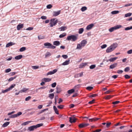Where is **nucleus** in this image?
<instances>
[{
	"label": "nucleus",
	"instance_id": "nucleus-1",
	"mask_svg": "<svg viewBox=\"0 0 132 132\" xmlns=\"http://www.w3.org/2000/svg\"><path fill=\"white\" fill-rule=\"evenodd\" d=\"M87 43V41L85 40H82L80 44H78L77 45V49H81L82 47H84L85 45Z\"/></svg>",
	"mask_w": 132,
	"mask_h": 132
},
{
	"label": "nucleus",
	"instance_id": "nucleus-2",
	"mask_svg": "<svg viewBox=\"0 0 132 132\" xmlns=\"http://www.w3.org/2000/svg\"><path fill=\"white\" fill-rule=\"evenodd\" d=\"M43 125V123L38 124L36 125H34L29 127L28 129L29 131H33L35 129H36L37 128L42 126Z\"/></svg>",
	"mask_w": 132,
	"mask_h": 132
},
{
	"label": "nucleus",
	"instance_id": "nucleus-3",
	"mask_svg": "<svg viewBox=\"0 0 132 132\" xmlns=\"http://www.w3.org/2000/svg\"><path fill=\"white\" fill-rule=\"evenodd\" d=\"M78 39L77 36L76 35H72L68 36L67 37V40H71L72 42H75L76 40Z\"/></svg>",
	"mask_w": 132,
	"mask_h": 132
},
{
	"label": "nucleus",
	"instance_id": "nucleus-4",
	"mask_svg": "<svg viewBox=\"0 0 132 132\" xmlns=\"http://www.w3.org/2000/svg\"><path fill=\"white\" fill-rule=\"evenodd\" d=\"M55 18L52 19L50 20V22L49 23L50 27H52L53 26H55L58 23V21L57 20H55Z\"/></svg>",
	"mask_w": 132,
	"mask_h": 132
},
{
	"label": "nucleus",
	"instance_id": "nucleus-5",
	"mask_svg": "<svg viewBox=\"0 0 132 132\" xmlns=\"http://www.w3.org/2000/svg\"><path fill=\"white\" fill-rule=\"evenodd\" d=\"M44 45L46 46V47L51 49H54L56 48V46L52 45L51 44L49 43H44Z\"/></svg>",
	"mask_w": 132,
	"mask_h": 132
},
{
	"label": "nucleus",
	"instance_id": "nucleus-6",
	"mask_svg": "<svg viewBox=\"0 0 132 132\" xmlns=\"http://www.w3.org/2000/svg\"><path fill=\"white\" fill-rule=\"evenodd\" d=\"M122 26L121 25H117L114 27H112L110 29H109V31L111 32H112L114 30L119 29L122 27Z\"/></svg>",
	"mask_w": 132,
	"mask_h": 132
},
{
	"label": "nucleus",
	"instance_id": "nucleus-7",
	"mask_svg": "<svg viewBox=\"0 0 132 132\" xmlns=\"http://www.w3.org/2000/svg\"><path fill=\"white\" fill-rule=\"evenodd\" d=\"M61 13V11L59 10L57 11H53V16H56L59 15Z\"/></svg>",
	"mask_w": 132,
	"mask_h": 132
},
{
	"label": "nucleus",
	"instance_id": "nucleus-8",
	"mask_svg": "<svg viewBox=\"0 0 132 132\" xmlns=\"http://www.w3.org/2000/svg\"><path fill=\"white\" fill-rule=\"evenodd\" d=\"M57 71V70L56 69H54L52 71H50L47 73V75H52L55 73Z\"/></svg>",
	"mask_w": 132,
	"mask_h": 132
},
{
	"label": "nucleus",
	"instance_id": "nucleus-9",
	"mask_svg": "<svg viewBox=\"0 0 132 132\" xmlns=\"http://www.w3.org/2000/svg\"><path fill=\"white\" fill-rule=\"evenodd\" d=\"M94 24L93 23L91 24L88 25L86 27V29L87 30H89L92 29L94 26Z\"/></svg>",
	"mask_w": 132,
	"mask_h": 132
},
{
	"label": "nucleus",
	"instance_id": "nucleus-10",
	"mask_svg": "<svg viewBox=\"0 0 132 132\" xmlns=\"http://www.w3.org/2000/svg\"><path fill=\"white\" fill-rule=\"evenodd\" d=\"M114 50L113 49L112 47L111 46L108 48L106 50V52L107 53H110L112 51Z\"/></svg>",
	"mask_w": 132,
	"mask_h": 132
},
{
	"label": "nucleus",
	"instance_id": "nucleus-11",
	"mask_svg": "<svg viewBox=\"0 0 132 132\" xmlns=\"http://www.w3.org/2000/svg\"><path fill=\"white\" fill-rule=\"evenodd\" d=\"M118 45V44L116 43H115L113 44L110 46L114 50L117 47Z\"/></svg>",
	"mask_w": 132,
	"mask_h": 132
},
{
	"label": "nucleus",
	"instance_id": "nucleus-12",
	"mask_svg": "<svg viewBox=\"0 0 132 132\" xmlns=\"http://www.w3.org/2000/svg\"><path fill=\"white\" fill-rule=\"evenodd\" d=\"M83 75V72L75 75L74 76L75 78H77L79 77H81Z\"/></svg>",
	"mask_w": 132,
	"mask_h": 132
},
{
	"label": "nucleus",
	"instance_id": "nucleus-13",
	"mask_svg": "<svg viewBox=\"0 0 132 132\" xmlns=\"http://www.w3.org/2000/svg\"><path fill=\"white\" fill-rule=\"evenodd\" d=\"M51 79L48 78H44L42 79V81H44L45 82H50L51 81Z\"/></svg>",
	"mask_w": 132,
	"mask_h": 132
},
{
	"label": "nucleus",
	"instance_id": "nucleus-14",
	"mask_svg": "<svg viewBox=\"0 0 132 132\" xmlns=\"http://www.w3.org/2000/svg\"><path fill=\"white\" fill-rule=\"evenodd\" d=\"M67 29V27L66 26H62L59 28V30L61 31H64Z\"/></svg>",
	"mask_w": 132,
	"mask_h": 132
},
{
	"label": "nucleus",
	"instance_id": "nucleus-15",
	"mask_svg": "<svg viewBox=\"0 0 132 132\" xmlns=\"http://www.w3.org/2000/svg\"><path fill=\"white\" fill-rule=\"evenodd\" d=\"M69 121L71 123L75 122L76 121V119L74 118L70 117Z\"/></svg>",
	"mask_w": 132,
	"mask_h": 132
},
{
	"label": "nucleus",
	"instance_id": "nucleus-16",
	"mask_svg": "<svg viewBox=\"0 0 132 132\" xmlns=\"http://www.w3.org/2000/svg\"><path fill=\"white\" fill-rule=\"evenodd\" d=\"M15 44V43L12 42H10L7 44L6 46V47H8L10 46H12V45H14Z\"/></svg>",
	"mask_w": 132,
	"mask_h": 132
},
{
	"label": "nucleus",
	"instance_id": "nucleus-17",
	"mask_svg": "<svg viewBox=\"0 0 132 132\" xmlns=\"http://www.w3.org/2000/svg\"><path fill=\"white\" fill-rule=\"evenodd\" d=\"M87 64L86 63H82L80 64L79 67L80 68H82L83 67H85L87 65Z\"/></svg>",
	"mask_w": 132,
	"mask_h": 132
},
{
	"label": "nucleus",
	"instance_id": "nucleus-18",
	"mask_svg": "<svg viewBox=\"0 0 132 132\" xmlns=\"http://www.w3.org/2000/svg\"><path fill=\"white\" fill-rule=\"evenodd\" d=\"M117 66V63H114L113 64L111 65L110 66V68L111 69H113L116 67Z\"/></svg>",
	"mask_w": 132,
	"mask_h": 132
},
{
	"label": "nucleus",
	"instance_id": "nucleus-19",
	"mask_svg": "<svg viewBox=\"0 0 132 132\" xmlns=\"http://www.w3.org/2000/svg\"><path fill=\"white\" fill-rule=\"evenodd\" d=\"M23 24H22L18 25L17 27V29L18 30H20L21 28H23Z\"/></svg>",
	"mask_w": 132,
	"mask_h": 132
},
{
	"label": "nucleus",
	"instance_id": "nucleus-20",
	"mask_svg": "<svg viewBox=\"0 0 132 132\" xmlns=\"http://www.w3.org/2000/svg\"><path fill=\"white\" fill-rule=\"evenodd\" d=\"M22 57L21 55H20L15 57V59L16 60H18L21 59Z\"/></svg>",
	"mask_w": 132,
	"mask_h": 132
},
{
	"label": "nucleus",
	"instance_id": "nucleus-21",
	"mask_svg": "<svg viewBox=\"0 0 132 132\" xmlns=\"http://www.w3.org/2000/svg\"><path fill=\"white\" fill-rule=\"evenodd\" d=\"M53 108L55 113L57 114H59V113L58 112V111L56 106H53Z\"/></svg>",
	"mask_w": 132,
	"mask_h": 132
},
{
	"label": "nucleus",
	"instance_id": "nucleus-22",
	"mask_svg": "<svg viewBox=\"0 0 132 132\" xmlns=\"http://www.w3.org/2000/svg\"><path fill=\"white\" fill-rule=\"evenodd\" d=\"M60 44V42L59 41H56L53 42V44L54 45L57 46L59 45Z\"/></svg>",
	"mask_w": 132,
	"mask_h": 132
},
{
	"label": "nucleus",
	"instance_id": "nucleus-23",
	"mask_svg": "<svg viewBox=\"0 0 132 132\" xmlns=\"http://www.w3.org/2000/svg\"><path fill=\"white\" fill-rule=\"evenodd\" d=\"M75 92V89H72L69 90L67 91V93L69 94H71Z\"/></svg>",
	"mask_w": 132,
	"mask_h": 132
},
{
	"label": "nucleus",
	"instance_id": "nucleus-24",
	"mask_svg": "<svg viewBox=\"0 0 132 132\" xmlns=\"http://www.w3.org/2000/svg\"><path fill=\"white\" fill-rule=\"evenodd\" d=\"M70 62V60H66L62 64V65H66L68 64Z\"/></svg>",
	"mask_w": 132,
	"mask_h": 132
},
{
	"label": "nucleus",
	"instance_id": "nucleus-25",
	"mask_svg": "<svg viewBox=\"0 0 132 132\" xmlns=\"http://www.w3.org/2000/svg\"><path fill=\"white\" fill-rule=\"evenodd\" d=\"M117 59L118 57H117L112 58L109 59V61L111 62H113L116 60Z\"/></svg>",
	"mask_w": 132,
	"mask_h": 132
},
{
	"label": "nucleus",
	"instance_id": "nucleus-26",
	"mask_svg": "<svg viewBox=\"0 0 132 132\" xmlns=\"http://www.w3.org/2000/svg\"><path fill=\"white\" fill-rule=\"evenodd\" d=\"M66 35V33L64 32L60 35L59 36V37L61 38H62L65 36Z\"/></svg>",
	"mask_w": 132,
	"mask_h": 132
},
{
	"label": "nucleus",
	"instance_id": "nucleus-27",
	"mask_svg": "<svg viewBox=\"0 0 132 132\" xmlns=\"http://www.w3.org/2000/svg\"><path fill=\"white\" fill-rule=\"evenodd\" d=\"M10 123V122H6L4 123L2 125V127H7Z\"/></svg>",
	"mask_w": 132,
	"mask_h": 132
},
{
	"label": "nucleus",
	"instance_id": "nucleus-28",
	"mask_svg": "<svg viewBox=\"0 0 132 132\" xmlns=\"http://www.w3.org/2000/svg\"><path fill=\"white\" fill-rule=\"evenodd\" d=\"M28 90V88H23L22 90H20V93H22V92H25Z\"/></svg>",
	"mask_w": 132,
	"mask_h": 132
},
{
	"label": "nucleus",
	"instance_id": "nucleus-29",
	"mask_svg": "<svg viewBox=\"0 0 132 132\" xmlns=\"http://www.w3.org/2000/svg\"><path fill=\"white\" fill-rule=\"evenodd\" d=\"M16 77H17V76H16L14 77H11L10 78H9L8 80L9 82L11 81H12L14 79H15Z\"/></svg>",
	"mask_w": 132,
	"mask_h": 132
},
{
	"label": "nucleus",
	"instance_id": "nucleus-30",
	"mask_svg": "<svg viewBox=\"0 0 132 132\" xmlns=\"http://www.w3.org/2000/svg\"><path fill=\"white\" fill-rule=\"evenodd\" d=\"M54 96V95L53 93H51L49 94V97L51 99L53 98Z\"/></svg>",
	"mask_w": 132,
	"mask_h": 132
},
{
	"label": "nucleus",
	"instance_id": "nucleus-31",
	"mask_svg": "<svg viewBox=\"0 0 132 132\" xmlns=\"http://www.w3.org/2000/svg\"><path fill=\"white\" fill-rule=\"evenodd\" d=\"M51 54L49 52H47L45 55V58H46L50 56L51 55Z\"/></svg>",
	"mask_w": 132,
	"mask_h": 132
},
{
	"label": "nucleus",
	"instance_id": "nucleus-32",
	"mask_svg": "<svg viewBox=\"0 0 132 132\" xmlns=\"http://www.w3.org/2000/svg\"><path fill=\"white\" fill-rule=\"evenodd\" d=\"M26 50V47H22L20 48L19 50L20 52H22L25 51Z\"/></svg>",
	"mask_w": 132,
	"mask_h": 132
},
{
	"label": "nucleus",
	"instance_id": "nucleus-33",
	"mask_svg": "<svg viewBox=\"0 0 132 132\" xmlns=\"http://www.w3.org/2000/svg\"><path fill=\"white\" fill-rule=\"evenodd\" d=\"M16 85L15 84H13L11 86L8 88L10 90H11L13 88L15 87Z\"/></svg>",
	"mask_w": 132,
	"mask_h": 132
},
{
	"label": "nucleus",
	"instance_id": "nucleus-34",
	"mask_svg": "<svg viewBox=\"0 0 132 132\" xmlns=\"http://www.w3.org/2000/svg\"><path fill=\"white\" fill-rule=\"evenodd\" d=\"M112 97L111 95H107L105 97V99L106 100H109Z\"/></svg>",
	"mask_w": 132,
	"mask_h": 132
},
{
	"label": "nucleus",
	"instance_id": "nucleus-35",
	"mask_svg": "<svg viewBox=\"0 0 132 132\" xmlns=\"http://www.w3.org/2000/svg\"><path fill=\"white\" fill-rule=\"evenodd\" d=\"M119 12L118 11H112L111 13L112 14H117L119 13Z\"/></svg>",
	"mask_w": 132,
	"mask_h": 132
},
{
	"label": "nucleus",
	"instance_id": "nucleus-36",
	"mask_svg": "<svg viewBox=\"0 0 132 132\" xmlns=\"http://www.w3.org/2000/svg\"><path fill=\"white\" fill-rule=\"evenodd\" d=\"M84 31V29L83 28H81L79 29L78 33L79 34H82Z\"/></svg>",
	"mask_w": 132,
	"mask_h": 132
},
{
	"label": "nucleus",
	"instance_id": "nucleus-37",
	"mask_svg": "<svg viewBox=\"0 0 132 132\" xmlns=\"http://www.w3.org/2000/svg\"><path fill=\"white\" fill-rule=\"evenodd\" d=\"M93 89V87L91 86H88L86 87V89L90 91Z\"/></svg>",
	"mask_w": 132,
	"mask_h": 132
},
{
	"label": "nucleus",
	"instance_id": "nucleus-38",
	"mask_svg": "<svg viewBox=\"0 0 132 132\" xmlns=\"http://www.w3.org/2000/svg\"><path fill=\"white\" fill-rule=\"evenodd\" d=\"M31 121H30L24 122L23 123L22 125H23L24 126L26 125H27Z\"/></svg>",
	"mask_w": 132,
	"mask_h": 132
},
{
	"label": "nucleus",
	"instance_id": "nucleus-39",
	"mask_svg": "<svg viewBox=\"0 0 132 132\" xmlns=\"http://www.w3.org/2000/svg\"><path fill=\"white\" fill-rule=\"evenodd\" d=\"M17 117L16 114H14L10 116L9 117L10 118H13L16 117Z\"/></svg>",
	"mask_w": 132,
	"mask_h": 132
},
{
	"label": "nucleus",
	"instance_id": "nucleus-40",
	"mask_svg": "<svg viewBox=\"0 0 132 132\" xmlns=\"http://www.w3.org/2000/svg\"><path fill=\"white\" fill-rule=\"evenodd\" d=\"M87 9V8L85 6H84L82 7L81 9V10L82 11H84L86 10Z\"/></svg>",
	"mask_w": 132,
	"mask_h": 132
},
{
	"label": "nucleus",
	"instance_id": "nucleus-41",
	"mask_svg": "<svg viewBox=\"0 0 132 132\" xmlns=\"http://www.w3.org/2000/svg\"><path fill=\"white\" fill-rule=\"evenodd\" d=\"M131 15V13H127L125 14V17H129Z\"/></svg>",
	"mask_w": 132,
	"mask_h": 132
},
{
	"label": "nucleus",
	"instance_id": "nucleus-42",
	"mask_svg": "<svg viewBox=\"0 0 132 132\" xmlns=\"http://www.w3.org/2000/svg\"><path fill=\"white\" fill-rule=\"evenodd\" d=\"M31 97L30 96H28L26 97L25 98V100L26 101H28L31 98Z\"/></svg>",
	"mask_w": 132,
	"mask_h": 132
},
{
	"label": "nucleus",
	"instance_id": "nucleus-43",
	"mask_svg": "<svg viewBox=\"0 0 132 132\" xmlns=\"http://www.w3.org/2000/svg\"><path fill=\"white\" fill-rule=\"evenodd\" d=\"M132 29V26L130 27H127L125 28V30H127Z\"/></svg>",
	"mask_w": 132,
	"mask_h": 132
},
{
	"label": "nucleus",
	"instance_id": "nucleus-44",
	"mask_svg": "<svg viewBox=\"0 0 132 132\" xmlns=\"http://www.w3.org/2000/svg\"><path fill=\"white\" fill-rule=\"evenodd\" d=\"M10 90H9V88H7V89H6L5 90H2V93H6V92H8Z\"/></svg>",
	"mask_w": 132,
	"mask_h": 132
},
{
	"label": "nucleus",
	"instance_id": "nucleus-45",
	"mask_svg": "<svg viewBox=\"0 0 132 132\" xmlns=\"http://www.w3.org/2000/svg\"><path fill=\"white\" fill-rule=\"evenodd\" d=\"M125 78L126 79H129L131 77L130 76L128 75H126L124 76Z\"/></svg>",
	"mask_w": 132,
	"mask_h": 132
},
{
	"label": "nucleus",
	"instance_id": "nucleus-46",
	"mask_svg": "<svg viewBox=\"0 0 132 132\" xmlns=\"http://www.w3.org/2000/svg\"><path fill=\"white\" fill-rule=\"evenodd\" d=\"M11 69H10V68L7 69L5 70V72L6 73H8V72H10V71H11Z\"/></svg>",
	"mask_w": 132,
	"mask_h": 132
},
{
	"label": "nucleus",
	"instance_id": "nucleus-47",
	"mask_svg": "<svg viewBox=\"0 0 132 132\" xmlns=\"http://www.w3.org/2000/svg\"><path fill=\"white\" fill-rule=\"evenodd\" d=\"M78 127L80 128H82L84 127V126L83 125V123H81L79 125Z\"/></svg>",
	"mask_w": 132,
	"mask_h": 132
},
{
	"label": "nucleus",
	"instance_id": "nucleus-48",
	"mask_svg": "<svg viewBox=\"0 0 132 132\" xmlns=\"http://www.w3.org/2000/svg\"><path fill=\"white\" fill-rule=\"evenodd\" d=\"M96 67V65H92L90 66L89 68L90 69H93L94 68Z\"/></svg>",
	"mask_w": 132,
	"mask_h": 132
},
{
	"label": "nucleus",
	"instance_id": "nucleus-49",
	"mask_svg": "<svg viewBox=\"0 0 132 132\" xmlns=\"http://www.w3.org/2000/svg\"><path fill=\"white\" fill-rule=\"evenodd\" d=\"M130 70V68L129 67H127L125 68L124 71L125 72H127L129 71Z\"/></svg>",
	"mask_w": 132,
	"mask_h": 132
},
{
	"label": "nucleus",
	"instance_id": "nucleus-50",
	"mask_svg": "<svg viewBox=\"0 0 132 132\" xmlns=\"http://www.w3.org/2000/svg\"><path fill=\"white\" fill-rule=\"evenodd\" d=\"M64 106V105H60L58 106H57V108H58L59 109H62L63 108Z\"/></svg>",
	"mask_w": 132,
	"mask_h": 132
},
{
	"label": "nucleus",
	"instance_id": "nucleus-51",
	"mask_svg": "<svg viewBox=\"0 0 132 132\" xmlns=\"http://www.w3.org/2000/svg\"><path fill=\"white\" fill-rule=\"evenodd\" d=\"M38 38L39 40L42 39H43L44 38V37L43 36H38Z\"/></svg>",
	"mask_w": 132,
	"mask_h": 132
},
{
	"label": "nucleus",
	"instance_id": "nucleus-52",
	"mask_svg": "<svg viewBox=\"0 0 132 132\" xmlns=\"http://www.w3.org/2000/svg\"><path fill=\"white\" fill-rule=\"evenodd\" d=\"M80 87V84L77 85H76L75 86V87H74V89H75L78 88H79Z\"/></svg>",
	"mask_w": 132,
	"mask_h": 132
},
{
	"label": "nucleus",
	"instance_id": "nucleus-53",
	"mask_svg": "<svg viewBox=\"0 0 132 132\" xmlns=\"http://www.w3.org/2000/svg\"><path fill=\"white\" fill-rule=\"evenodd\" d=\"M98 95L97 94H95L89 96L90 98H92V97H94Z\"/></svg>",
	"mask_w": 132,
	"mask_h": 132
},
{
	"label": "nucleus",
	"instance_id": "nucleus-54",
	"mask_svg": "<svg viewBox=\"0 0 132 132\" xmlns=\"http://www.w3.org/2000/svg\"><path fill=\"white\" fill-rule=\"evenodd\" d=\"M56 85V82H54L51 84V86L52 87H55Z\"/></svg>",
	"mask_w": 132,
	"mask_h": 132
},
{
	"label": "nucleus",
	"instance_id": "nucleus-55",
	"mask_svg": "<svg viewBox=\"0 0 132 132\" xmlns=\"http://www.w3.org/2000/svg\"><path fill=\"white\" fill-rule=\"evenodd\" d=\"M48 110V108H46V109H45L42 110L40 112V113H42L43 112H44L45 111Z\"/></svg>",
	"mask_w": 132,
	"mask_h": 132
},
{
	"label": "nucleus",
	"instance_id": "nucleus-56",
	"mask_svg": "<svg viewBox=\"0 0 132 132\" xmlns=\"http://www.w3.org/2000/svg\"><path fill=\"white\" fill-rule=\"evenodd\" d=\"M107 46V45L106 44H104L102 45L101 46V47L102 49L104 48H106Z\"/></svg>",
	"mask_w": 132,
	"mask_h": 132
},
{
	"label": "nucleus",
	"instance_id": "nucleus-57",
	"mask_svg": "<svg viewBox=\"0 0 132 132\" xmlns=\"http://www.w3.org/2000/svg\"><path fill=\"white\" fill-rule=\"evenodd\" d=\"M95 101V100L94 99H93V100H92V101H89L88 102V103L90 104H92Z\"/></svg>",
	"mask_w": 132,
	"mask_h": 132
},
{
	"label": "nucleus",
	"instance_id": "nucleus-58",
	"mask_svg": "<svg viewBox=\"0 0 132 132\" xmlns=\"http://www.w3.org/2000/svg\"><path fill=\"white\" fill-rule=\"evenodd\" d=\"M120 102L119 101H116L113 102L112 104H118Z\"/></svg>",
	"mask_w": 132,
	"mask_h": 132
},
{
	"label": "nucleus",
	"instance_id": "nucleus-59",
	"mask_svg": "<svg viewBox=\"0 0 132 132\" xmlns=\"http://www.w3.org/2000/svg\"><path fill=\"white\" fill-rule=\"evenodd\" d=\"M111 122H108L106 123V126L107 128H109L110 125L111 124Z\"/></svg>",
	"mask_w": 132,
	"mask_h": 132
},
{
	"label": "nucleus",
	"instance_id": "nucleus-60",
	"mask_svg": "<svg viewBox=\"0 0 132 132\" xmlns=\"http://www.w3.org/2000/svg\"><path fill=\"white\" fill-rule=\"evenodd\" d=\"M52 6L51 4H49L46 7L47 8L50 9L52 8Z\"/></svg>",
	"mask_w": 132,
	"mask_h": 132
},
{
	"label": "nucleus",
	"instance_id": "nucleus-61",
	"mask_svg": "<svg viewBox=\"0 0 132 132\" xmlns=\"http://www.w3.org/2000/svg\"><path fill=\"white\" fill-rule=\"evenodd\" d=\"M32 69H38L39 68V67L34 66H32Z\"/></svg>",
	"mask_w": 132,
	"mask_h": 132
},
{
	"label": "nucleus",
	"instance_id": "nucleus-62",
	"mask_svg": "<svg viewBox=\"0 0 132 132\" xmlns=\"http://www.w3.org/2000/svg\"><path fill=\"white\" fill-rule=\"evenodd\" d=\"M127 53L128 54H130L132 53V49L130 50L127 51Z\"/></svg>",
	"mask_w": 132,
	"mask_h": 132
},
{
	"label": "nucleus",
	"instance_id": "nucleus-63",
	"mask_svg": "<svg viewBox=\"0 0 132 132\" xmlns=\"http://www.w3.org/2000/svg\"><path fill=\"white\" fill-rule=\"evenodd\" d=\"M62 57L64 59L67 58L68 56L66 55H62Z\"/></svg>",
	"mask_w": 132,
	"mask_h": 132
},
{
	"label": "nucleus",
	"instance_id": "nucleus-64",
	"mask_svg": "<svg viewBox=\"0 0 132 132\" xmlns=\"http://www.w3.org/2000/svg\"><path fill=\"white\" fill-rule=\"evenodd\" d=\"M123 72L122 70H118L117 72L119 74H121Z\"/></svg>",
	"mask_w": 132,
	"mask_h": 132
}]
</instances>
